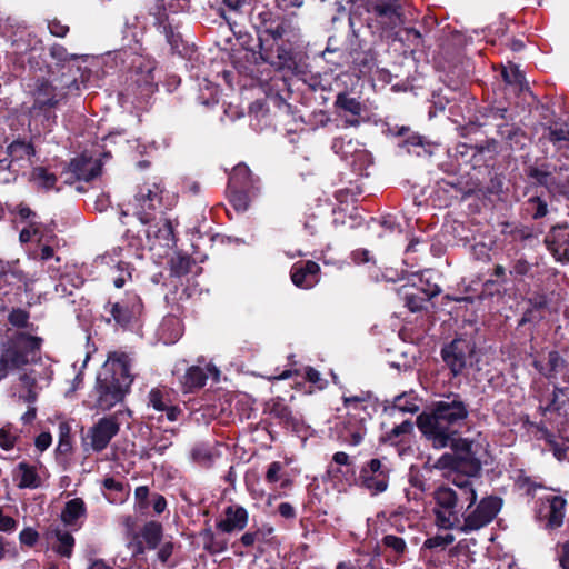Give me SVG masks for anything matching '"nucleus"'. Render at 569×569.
Returning a JSON list of instances; mask_svg holds the SVG:
<instances>
[{
    "label": "nucleus",
    "instance_id": "nucleus-52",
    "mask_svg": "<svg viewBox=\"0 0 569 569\" xmlns=\"http://www.w3.org/2000/svg\"><path fill=\"white\" fill-rule=\"evenodd\" d=\"M50 54H51V57L53 59H56L59 62H66L69 59H76L77 58L74 54L70 56L67 52V50L62 46H60V44L52 46L51 49H50Z\"/></svg>",
    "mask_w": 569,
    "mask_h": 569
},
{
    "label": "nucleus",
    "instance_id": "nucleus-53",
    "mask_svg": "<svg viewBox=\"0 0 569 569\" xmlns=\"http://www.w3.org/2000/svg\"><path fill=\"white\" fill-rule=\"evenodd\" d=\"M206 536L210 541L204 543V549L211 553H219L226 550V543L216 541L210 530L206 531Z\"/></svg>",
    "mask_w": 569,
    "mask_h": 569
},
{
    "label": "nucleus",
    "instance_id": "nucleus-25",
    "mask_svg": "<svg viewBox=\"0 0 569 569\" xmlns=\"http://www.w3.org/2000/svg\"><path fill=\"white\" fill-rule=\"evenodd\" d=\"M231 188L259 189V178L254 177L250 169L243 164H237L230 174Z\"/></svg>",
    "mask_w": 569,
    "mask_h": 569
},
{
    "label": "nucleus",
    "instance_id": "nucleus-62",
    "mask_svg": "<svg viewBox=\"0 0 569 569\" xmlns=\"http://www.w3.org/2000/svg\"><path fill=\"white\" fill-rule=\"evenodd\" d=\"M151 505L157 515H160L164 511L167 507V501L164 497L161 495L154 493L151 496Z\"/></svg>",
    "mask_w": 569,
    "mask_h": 569
},
{
    "label": "nucleus",
    "instance_id": "nucleus-49",
    "mask_svg": "<svg viewBox=\"0 0 569 569\" xmlns=\"http://www.w3.org/2000/svg\"><path fill=\"white\" fill-rule=\"evenodd\" d=\"M28 319V312L22 309H13L9 315V322L19 328L26 327Z\"/></svg>",
    "mask_w": 569,
    "mask_h": 569
},
{
    "label": "nucleus",
    "instance_id": "nucleus-23",
    "mask_svg": "<svg viewBox=\"0 0 569 569\" xmlns=\"http://www.w3.org/2000/svg\"><path fill=\"white\" fill-rule=\"evenodd\" d=\"M183 327L180 319L176 316H166L160 322L157 335L164 345L177 342L182 336Z\"/></svg>",
    "mask_w": 569,
    "mask_h": 569
},
{
    "label": "nucleus",
    "instance_id": "nucleus-47",
    "mask_svg": "<svg viewBox=\"0 0 569 569\" xmlns=\"http://www.w3.org/2000/svg\"><path fill=\"white\" fill-rule=\"evenodd\" d=\"M283 465L279 461H273L269 465L266 472V481L268 483H276L281 479Z\"/></svg>",
    "mask_w": 569,
    "mask_h": 569
},
{
    "label": "nucleus",
    "instance_id": "nucleus-54",
    "mask_svg": "<svg viewBox=\"0 0 569 569\" xmlns=\"http://www.w3.org/2000/svg\"><path fill=\"white\" fill-rule=\"evenodd\" d=\"M48 29H49L50 33L56 37H64L69 31V27L61 23L57 19L50 20L48 22Z\"/></svg>",
    "mask_w": 569,
    "mask_h": 569
},
{
    "label": "nucleus",
    "instance_id": "nucleus-11",
    "mask_svg": "<svg viewBox=\"0 0 569 569\" xmlns=\"http://www.w3.org/2000/svg\"><path fill=\"white\" fill-rule=\"evenodd\" d=\"M473 353V346L465 339H455L442 348L441 356L453 376L460 375Z\"/></svg>",
    "mask_w": 569,
    "mask_h": 569
},
{
    "label": "nucleus",
    "instance_id": "nucleus-16",
    "mask_svg": "<svg viewBox=\"0 0 569 569\" xmlns=\"http://www.w3.org/2000/svg\"><path fill=\"white\" fill-rule=\"evenodd\" d=\"M455 448L460 467L469 472H478L481 468V460L478 457V446L468 439H455L449 443Z\"/></svg>",
    "mask_w": 569,
    "mask_h": 569
},
{
    "label": "nucleus",
    "instance_id": "nucleus-44",
    "mask_svg": "<svg viewBox=\"0 0 569 569\" xmlns=\"http://www.w3.org/2000/svg\"><path fill=\"white\" fill-rule=\"evenodd\" d=\"M118 276L113 277V284L117 288H122L128 279L131 278L130 266L126 262L119 261L116 266Z\"/></svg>",
    "mask_w": 569,
    "mask_h": 569
},
{
    "label": "nucleus",
    "instance_id": "nucleus-9",
    "mask_svg": "<svg viewBox=\"0 0 569 569\" xmlns=\"http://www.w3.org/2000/svg\"><path fill=\"white\" fill-rule=\"evenodd\" d=\"M390 469L380 460L371 459L360 470L361 487L372 496L385 492L389 486Z\"/></svg>",
    "mask_w": 569,
    "mask_h": 569
},
{
    "label": "nucleus",
    "instance_id": "nucleus-5",
    "mask_svg": "<svg viewBox=\"0 0 569 569\" xmlns=\"http://www.w3.org/2000/svg\"><path fill=\"white\" fill-rule=\"evenodd\" d=\"M287 33V28L279 23L259 34L261 59L278 69L289 66L292 61V44Z\"/></svg>",
    "mask_w": 569,
    "mask_h": 569
},
{
    "label": "nucleus",
    "instance_id": "nucleus-35",
    "mask_svg": "<svg viewBox=\"0 0 569 569\" xmlns=\"http://www.w3.org/2000/svg\"><path fill=\"white\" fill-rule=\"evenodd\" d=\"M149 406L157 411H163L171 403L170 395L162 389H151L148 396Z\"/></svg>",
    "mask_w": 569,
    "mask_h": 569
},
{
    "label": "nucleus",
    "instance_id": "nucleus-3",
    "mask_svg": "<svg viewBox=\"0 0 569 569\" xmlns=\"http://www.w3.org/2000/svg\"><path fill=\"white\" fill-rule=\"evenodd\" d=\"M130 358L126 353H112L108 357L97 377V407L103 411L110 410L121 402L133 379L130 373Z\"/></svg>",
    "mask_w": 569,
    "mask_h": 569
},
{
    "label": "nucleus",
    "instance_id": "nucleus-46",
    "mask_svg": "<svg viewBox=\"0 0 569 569\" xmlns=\"http://www.w3.org/2000/svg\"><path fill=\"white\" fill-rule=\"evenodd\" d=\"M532 264L526 259H517L510 269V274L515 277L531 276Z\"/></svg>",
    "mask_w": 569,
    "mask_h": 569
},
{
    "label": "nucleus",
    "instance_id": "nucleus-14",
    "mask_svg": "<svg viewBox=\"0 0 569 569\" xmlns=\"http://www.w3.org/2000/svg\"><path fill=\"white\" fill-rule=\"evenodd\" d=\"M533 367L551 383H555L558 378H561L565 382H569L567 363L558 351H549L546 362L536 359Z\"/></svg>",
    "mask_w": 569,
    "mask_h": 569
},
{
    "label": "nucleus",
    "instance_id": "nucleus-37",
    "mask_svg": "<svg viewBox=\"0 0 569 569\" xmlns=\"http://www.w3.org/2000/svg\"><path fill=\"white\" fill-rule=\"evenodd\" d=\"M531 309H529L522 317L520 323L532 321L535 319L533 310H540L547 307L548 299L543 293H536L528 299Z\"/></svg>",
    "mask_w": 569,
    "mask_h": 569
},
{
    "label": "nucleus",
    "instance_id": "nucleus-18",
    "mask_svg": "<svg viewBox=\"0 0 569 569\" xmlns=\"http://www.w3.org/2000/svg\"><path fill=\"white\" fill-rule=\"evenodd\" d=\"M546 242L559 261H569V227L567 224L553 227Z\"/></svg>",
    "mask_w": 569,
    "mask_h": 569
},
{
    "label": "nucleus",
    "instance_id": "nucleus-56",
    "mask_svg": "<svg viewBox=\"0 0 569 569\" xmlns=\"http://www.w3.org/2000/svg\"><path fill=\"white\" fill-rule=\"evenodd\" d=\"M166 30V38L169 44L171 46L172 50L180 52V46L182 43L181 36L179 33H176L171 27L164 28Z\"/></svg>",
    "mask_w": 569,
    "mask_h": 569
},
{
    "label": "nucleus",
    "instance_id": "nucleus-48",
    "mask_svg": "<svg viewBox=\"0 0 569 569\" xmlns=\"http://www.w3.org/2000/svg\"><path fill=\"white\" fill-rule=\"evenodd\" d=\"M567 388L553 386L552 400L549 408L552 410H560L566 402Z\"/></svg>",
    "mask_w": 569,
    "mask_h": 569
},
{
    "label": "nucleus",
    "instance_id": "nucleus-45",
    "mask_svg": "<svg viewBox=\"0 0 569 569\" xmlns=\"http://www.w3.org/2000/svg\"><path fill=\"white\" fill-rule=\"evenodd\" d=\"M192 459L201 466H210L212 462V455L208 448L199 446L192 449Z\"/></svg>",
    "mask_w": 569,
    "mask_h": 569
},
{
    "label": "nucleus",
    "instance_id": "nucleus-42",
    "mask_svg": "<svg viewBox=\"0 0 569 569\" xmlns=\"http://www.w3.org/2000/svg\"><path fill=\"white\" fill-rule=\"evenodd\" d=\"M418 409L419 407L417 403L405 395L398 396L393 400V410L415 413L418 411Z\"/></svg>",
    "mask_w": 569,
    "mask_h": 569
},
{
    "label": "nucleus",
    "instance_id": "nucleus-22",
    "mask_svg": "<svg viewBox=\"0 0 569 569\" xmlns=\"http://www.w3.org/2000/svg\"><path fill=\"white\" fill-rule=\"evenodd\" d=\"M342 399L348 413L359 417L360 420L365 419L361 412L366 416H370V410H372V412L376 411V401L367 392H361L357 396L345 395Z\"/></svg>",
    "mask_w": 569,
    "mask_h": 569
},
{
    "label": "nucleus",
    "instance_id": "nucleus-1",
    "mask_svg": "<svg viewBox=\"0 0 569 569\" xmlns=\"http://www.w3.org/2000/svg\"><path fill=\"white\" fill-rule=\"evenodd\" d=\"M468 417L466 403L458 395H450L433 403L429 413L418 418V428L432 441L435 448H445Z\"/></svg>",
    "mask_w": 569,
    "mask_h": 569
},
{
    "label": "nucleus",
    "instance_id": "nucleus-57",
    "mask_svg": "<svg viewBox=\"0 0 569 569\" xmlns=\"http://www.w3.org/2000/svg\"><path fill=\"white\" fill-rule=\"evenodd\" d=\"M16 528L17 521L12 517L4 515L0 509V531L12 532Z\"/></svg>",
    "mask_w": 569,
    "mask_h": 569
},
{
    "label": "nucleus",
    "instance_id": "nucleus-26",
    "mask_svg": "<svg viewBox=\"0 0 569 569\" xmlns=\"http://www.w3.org/2000/svg\"><path fill=\"white\" fill-rule=\"evenodd\" d=\"M86 513L84 501L81 498H74L66 503L61 512V520L68 527L79 528L78 520L84 518Z\"/></svg>",
    "mask_w": 569,
    "mask_h": 569
},
{
    "label": "nucleus",
    "instance_id": "nucleus-10",
    "mask_svg": "<svg viewBox=\"0 0 569 569\" xmlns=\"http://www.w3.org/2000/svg\"><path fill=\"white\" fill-rule=\"evenodd\" d=\"M146 237L149 250L152 251L158 248L162 250L159 251V256L167 254L168 251L176 246L173 226L167 218L160 219L158 222L150 224L148 229H146Z\"/></svg>",
    "mask_w": 569,
    "mask_h": 569
},
{
    "label": "nucleus",
    "instance_id": "nucleus-38",
    "mask_svg": "<svg viewBox=\"0 0 569 569\" xmlns=\"http://www.w3.org/2000/svg\"><path fill=\"white\" fill-rule=\"evenodd\" d=\"M382 543L398 557H401L407 552V543L401 537L395 535H386L382 538Z\"/></svg>",
    "mask_w": 569,
    "mask_h": 569
},
{
    "label": "nucleus",
    "instance_id": "nucleus-63",
    "mask_svg": "<svg viewBox=\"0 0 569 569\" xmlns=\"http://www.w3.org/2000/svg\"><path fill=\"white\" fill-rule=\"evenodd\" d=\"M51 441H52L51 435L49 432H42L36 439V447L40 451H44L46 449H48L50 447Z\"/></svg>",
    "mask_w": 569,
    "mask_h": 569
},
{
    "label": "nucleus",
    "instance_id": "nucleus-29",
    "mask_svg": "<svg viewBox=\"0 0 569 569\" xmlns=\"http://www.w3.org/2000/svg\"><path fill=\"white\" fill-rule=\"evenodd\" d=\"M547 526L550 528L560 527L565 518L566 500L560 496H550L547 498Z\"/></svg>",
    "mask_w": 569,
    "mask_h": 569
},
{
    "label": "nucleus",
    "instance_id": "nucleus-19",
    "mask_svg": "<svg viewBox=\"0 0 569 569\" xmlns=\"http://www.w3.org/2000/svg\"><path fill=\"white\" fill-rule=\"evenodd\" d=\"M69 169L78 180L90 181L100 174L101 161L92 156L82 153L80 157L71 160Z\"/></svg>",
    "mask_w": 569,
    "mask_h": 569
},
{
    "label": "nucleus",
    "instance_id": "nucleus-36",
    "mask_svg": "<svg viewBox=\"0 0 569 569\" xmlns=\"http://www.w3.org/2000/svg\"><path fill=\"white\" fill-rule=\"evenodd\" d=\"M31 180L40 188L49 190L54 187L57 178L53 173L48 172L42 167L32 170Z\"/></svg>",
    "mask_w": 569,
    "mask_h": 569
},
{
    "label": "nucleus",
    "instance_id": "nucleus-13",
    "mask_svg": "<svg viewBox=\"0 0 569 569\" xmlns=\"http://www.w3.org/2000/svg\"><path fill=\"white\" fill-rule=\"evenodd\" d=\"M367 10L373 14L382 29H393L402 22L397 0H368Z\"/></svg>",
    "mask_w": 569,
    "mask_h": 569
},
{
    "label": "nucleus",
    "instance_id": "nucleus-28",
    "mask_svg": "<svg viewBox=\"0 0 569 569\" xmlns=\"http://www.w3.org/2000/svg\"><path fill=\"white\" fill-rule=\"evenodd\" d=\"M38 377L34 370L23 371L19 375L18 381L22 389L19 398L24 402L31 403L36 401L38 396Z\"/></svg>",
    "mask_w": 569,
    "mask_h": 569
},
{
    "label": "nucleus",
    "instance_id": "nucleus-58",
    "mask_svg": "<svg viewBox=\"0 0 569 569\" xmlns=\"http://www.w3.org/2000/svg\"><path fill=\"white\" fill-rule=\"evenodd\" d=\"M16 437L6 429H0V446L4 450H10L14 446Z\"/></svg>",
    "mask_w": 569,
    "mask_h": 569
},
{
    "label": "nucleus",
    "instance_id": "nucleus-21",
    "mask_svg": "<svg viewBox=\"0 0 569 569\" xmlns=\"http://www.w3.org/2000/svg\"><path fill=\"white\" fill-rule=\"evenodd\" d=\"M47 538L51 542L54 552L61 557H71L74 547V538L69 531L59 527L51 528L47 533Z\"/></svg>",
    "mask_w": 569,
    "mask_h": 569
},
{
    "label": "nucleus",
    "instance_id": "nucleus-60",
    "mask_svg": "<svg viewBox=\"0 0 569 569\" xmlns=\"http://www.w3.org/2000/svg\"><path fill=\"white\" fill-rule=\"evenodd\" d=\"M39 232V228L36 223H30L28 228H23L20 231L19 239L22 243L29 242L33 236H37Z\"/></svg>",
    "mask_w": 569,
    "mask_h": 569
},
{
    "label": "nucleus",
    "instance_id": "nucleus-34",
    "mask_svg": "<svg viewBox=\"0 0 569 569\" xmlns=\"http://www.w3.org/2000/svg\"><path fill=\"white\" fill-rule=\"evenodd\" d=\"M335 106L350 114L357 117L362 112V104L359 100L353 97H350L348 93H339L337 96Z\"/></svg>",
    "mask_w": 569,
    "mask_h": 569
},
{
    "label": "nucleus",
    "instance_id": "nucleus-40",
    "mask_svg": "<svg viewBox=\"0 0 569 569\" xmlns=\"http://www.w3.org/2000/svg\"><path fill=\"white\" fill-rule=\"evenodd\" d=\"M455 536L451 533L446 535H436L425 540L423 548L426 549H437V548H446L455 541Z\"/></svg>",
    "mask_w": 569,
    "mask_h": 569
},
{
    "label": "nucleus",
    "instance_id": "nucleus-15",
    "mask_svg": "<svg viewBox=\"0 0 569 569\" xmlns=\"http://www.w3.org/2000/svg\"><path fill=\"white\" fill-rule=\"evenodd\" d=\"M248 519L249 515L246 508L240 505H230L223 510L216 527L224 533L241 531L246 528Z\"/></svg>",
    "mask_w": 569,
    "mask_h": 569
},
{
    "label": "nucleus",
    "instance_id": "nucleus-8",
    "mask_svg": "<svg viewBox=\"0 0 569 569\" xmlns=\"http://www.w3.org/2000/svg\"><path fill=\"white\" fill-rule=\"evenodd\" d=\"M163 189L158 183L142 187L130 203L132 214L136 216L142 224L150 223L153 212L162 203Z\"/></svg>",
    "mask_w": 569,
    "mask_h": 569
},
{
    "label": "nucleus",
    "instance_id": "nucleus-39",
    "mask_svg": "<svg viewBox=\"0 0 569 569\" xmlns=\"http://www.w3.org/2000/svg\"><path fill=\"white\" fill-rule=\"evenodd\" d=\"M548 139L553 144L569 143V128L566 124H553L548 129Z\"/></svg>",
    "mask_w": 569,
    "mask_h": 569
},
{
    "label": "nucleus",
    "instance_id": "nucleus-41",
    "mask_svg": "<svg viewBox=\"0 0 569 569\" xmlns=\"http://www.w3.org/2000/svg\"><path fill=\"white\" fill-rule=\"evenodd\" d=\"M403 147L407 148V151L410 153L412 152V148L419 147L423 149V151L428 154H431V144L429 142L425 141V138L418 134H411L409 136L405 142Z\"/></svg>",
    "mask_w": 569,
    "mask_h": 569
},
{
    "label": "nucleus",
    "instance_id": "nucleus-59",
    "mask_svg": "<svg viewBox=\"0 0 569 569\" xmlns=\"http://www.w3.org/2000/svg\"><path fill=\"white\" fill-rule=\"evenodd\" d=\"M189 270V259L178 257L177 260L172 261V272L177 276L187 273Z\"/></svg>",
    "mask_w": 569,
    "mask_h": 569
},
{
    "label": "nucleus",
    "instance_id": "nucleus-7",
    "mask_svg": "<svg viewBox=\"0 0 569 569\" xmlns=\"http://www.w3.org/2000/svg\"><path fill=\"white\" fill-rule=\"evenodd\" d=\"M502 506V501L498 497L488 496L482 498L472 507L465 506L460 523L456 527L461 533L468 535L478 531L488 526L498 515Z\"/></svg>",
    "mask_w": 569,
    "mask_h": 569
},
{
    "label": "nucleus",
    "instance_id": "nucleus-55",
    "mask_svg": "<svg viewBox=\"0 0 569 569\" xmlns=\"http://www.w3.org/2000/svg\"><path fill=\"white\" fill-rule=\"evenodd\" d=\"M472 256L477 260H489L490 259V248L485 243H476L472 246Z\"/></svg>",
    "mask_w": 569,
    "mask_h": 569
},
{
    "label": "nucleus",
    "instance_id": "nucleus-33",
    "mask_svg": "<svg viewBox=\"0 0 569 569\" xmlns=\"http://www.w3.org/2000/svg\"><path fill=\"white\" fill-rule=\"evenodd\" d=\"M141 537L148 548L156 549L162 538V526L156 521L147 522L141 530Z\"/></svg>",
    "mask_w": 569,
    "mask_h": 569
},
{
    "label": "nucleus",
    "instance_id": "nucleus-31",
    "mask_svg": "<svg viewBox=\"0 0 569 569\" xmlns=\"http://www.w3.org/2000/svg\"><path fill=\"white\" fill-rule=\"evenodd\" d=\"M258 193L259 189L232 188L230 201L237 211L243 212L249 208L250 201Z\"/></svg>",
    "mask_w": 569,
    "mask_h": 569
},
{
    "label": "nucleus",
    "instance_id": "nucleus-2",
    "mask_svg": "<svg viewBox=\"0 0 569 569\" xmlns=\"http://www.w3.org/2000/svg\"><path fill=\"white\" fill-rule=\"evenodd\" d=\"M451 482L455 488L441 486L433 492L435 522L443 530L456 529L465 506L472 507L478 497L472 479L457 475Z\"/></svg>",
    "mask_w": 569,
    "mask_h": 569
},
{
    "label": "nucleus",
    "instance_id": "nucleus-50",
    "mask_svg": "<svg viewBox=\"0 0 569 569\" xmlns=\"http://www.w3.org/2000/svg\"><path fill=\"white\" fill-rule=\"evenodd\" d=\"M39 539V535L38 532L28 527V528H24L20 533H19V540L22 545H26L28 547H33L37 541Z\"/></svg>",
    "mask_w": 569,
    "mask_h": 569
},
{
    "label": "nucleus",
    "instance_id": "nucleus-51",
    "mask_svg": "<svg viewBox=\"0 0 569 569\" xmlns=\"http://www.w3.org/2000/svg\"><path fill=\"white\" fill-rule=\"evenodd\" d=\"M412 428H413V426H412L411 421H409V420L402 421L401 423H399L398 426L392 428V430L389 433V440H393L401 435L410 433L412 431Z\"/></svg>",
    "mask_w": 569,
    "mask_h": 569
},
{
    "label": "nucleus",
    "instance_id": "nucleus-6",
    "mask_svg": "<svg viewBox=\"0 0 569 569\" xmlns=\"http://www.w3.org/2000/svg\"><path fill=\"white\" fill-rule=\"evenodd\" d=\"M74 87L78 90V84L74 78L61 80L58 83L43 81L38 84L34 91V103L31 110L33 120L42 117L46 122L44 127L50 130L51 124L54 122L56 116L52 109L66 96V89Z\"/></svg>",
    "mask_w": 569,
    "mask_h": 569
},
{
    "label": "nucleus",
    "instance_id": "nucleus-4",
    "mask_svg": "<svg viewBox=\"0 0 569 569\" xmlns=\"http://www.w3.org/2000/svg\"><path fill=\"white\" fill-rule=\"evenodd\" d=\"M42 339L17 332L0 346V381L39 359Z\"/></svg>",
    "mask_w": 569,
    "mask_h": 569
},
{
    "label": "nucleus",
    "instance_id": "nucleus-30",
    "mask_svg": "<svg viewBox=\"0 0 569 569\" xmlns=\"http://www.w3.org/2000/svg\"><path fill=\"white\" fill-rule=\"evenodd\" d=\"M102 487L104 497L111 503H121L129 495V491L126 490L123 483L114 478L103 479Z\"/></svg>",
    "mask_w": 569,
    "mask_h": 569
},
{
    "label": "nucleus",
    "instance_id": "nucleus-24",
    "mask_svg": "<svg viewBox=\"0 0 569 569\" xmlns=\"http://www.w3.org/2000/svg\"><path fill=\"white\" fill-rule=\"evenodd\" d=\"M207 371H212L214 372L216 376H218V370L211 369L209 367L206 369L199 366L190 367L181 379V383L184 391L192 392L197 389L202 388L208 379Z\"/></svg>",
    "mask_w": 569,
    "mask_h": 569
},
{
    "label": "nucleus",
    "instance_id": "nucleus-64",
    "mask_svg": "<svg viewBox=\"0 0 569 569\" xmlns=\"http://www.w3.org/2000/svg\"><path fill=\"white\" fill-rule=\"evenodd\" d=\"M559 562L562 569H569V541H566L561 546V553L559 556Z\"/></svg>",
    "mask_w": 569,
    "mask_h": 569
},
{
    "label": "nucleus",
    "instance_id": "nucleus-17",
    "mask_svg": "<svg viewBox=\"0 0 569 569\" xmlns=\"http://www.w3.org/2000/svg\"><path fill=\"white\" fill-rule=\"evenodd\" d=\"M141 310L142 303L140 298L136 293H129L126 300L111 303L109 311L117 323L124 326L132 318L140 315Z\"/></svg>",
    "mask_w": 569,
    "mask_h": 569
},
{
    "label": "nucleus",
    "instance_id": "nucleus-43",
    "mask_svg": "<svg viewBox=\"0 0 569 569\" xmlns=\"http://www.w3.org/2000/svg\"><path fill=\"white\" fill-rule=\"evenodd\" d=\"M149 488L146 486L137 487L134 490L136 509L143 512L149 506Z\"/></svg>",
    "mask_w": 569,
    "mask_h": 569
},
{
    "label": "nucleus",
    "instance_id": "nucleus-32",
    "mask_svg": "<svg viewBox=\"0 0 569 569\" xmlns=\"http://www.w3.org/2000/svg\"><path fill=\"white\" fill-rule=\"evenodd\" d=\"M8 154L11 158V162L22 160L30 162L31 158L34 156V149L31 143L17 140L9 144Z\"/></svg>",
    "mask_w": 569,
    "mask_h": 569
},
{
    "label": "nucleus",
    "instance_id": "nucleus-12",
    "mask_svg": "<svg viewBox=\"0 0 569 569\" xmlns=\"http://www.w3.org/2000/svg\"><path fill=\"white\" fill-rule=\"evenodd\" d=\"M119 430L120 423L114 416L99 419L88 432L92 450L99 452L106 449Z\"/></svg>",
    "mask_w": 569,
    "mask_h": 569
},
{
    "label": "nucleus",
    "instance_id": "nucleus-20",
    "mask_svg": "<svg viewBox=\"0 0 569 569\" xmlns=\"http://www.w3.org/2000/svg\"><path fill=\"white\" fill-rule=\"evenodd\" d=\"M320 267L313 261L296 263L291 269V280L295 286L303 289L312 288L318 282Z\"/></svg>",
    "mask_w": 569,
    "mask_h": 569
},
{
    "label": "nucleus",
    "instance_id": "nucleus-27",
    "mask_svg": "<svg viewBox=\"0 0 569 569\" xmlns=\"http://www.w3.org/2000/svg\"><path fill=\"white\" fill-rule=\"evenodd\" d=\"M13 477L17 482V486L21 489L22 488L34 489V488L40 487V485H41V480L37 473L36 468L26 462H20L17 466V468L14 469Z\"/></svg>",
    "mask_w": 569,
    "mask_h": 569
},
{
    "label": "nucleus",
    "instance_id": "nucleus-61",
    "mask_svg": "<svg viewBox=\"0 0 569 569\" xmlns=\"http://www.w3.org/2000/svg\"><path fill=\"white\" fill-rule=\"evenodd\" d=\"M260 533L259 531H248L241 536L240 541L244 547H251L254 542L261 541Z\"/></svg>",
    "mask_w": 569,
    "mask_h": 569
}]
</instances>
